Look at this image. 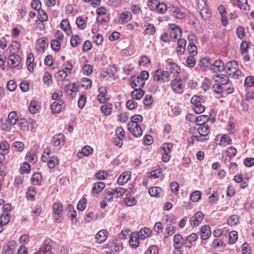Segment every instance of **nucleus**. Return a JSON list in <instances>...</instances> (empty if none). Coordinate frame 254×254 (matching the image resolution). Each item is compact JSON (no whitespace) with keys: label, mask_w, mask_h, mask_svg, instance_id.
I'll return each mask as SVG.
<instances>
[{"label":"nucleus","mask_w":254,"mask_h":254,"mask_svg":"<svg viewBox=\"0 0 254 254\" xmlns=\"http://www.w3.org/2000/svg\"><path fill=\"white\" fill-rule=\"evenodd\" d=\"M87 200L85 198L80 199L77 204V209L80 211H83L86 206Z\"/></svg>","instance_id":"nucleus-64"},{"label":"nucleus","mask_w":254,"mask_h":254,"mask_svg":"<svg viewBox=\"0 0 254 254\" xmlns=\"http://www.w3.org/2000/svg\"><path fill=\"white\" fill-rule=\"evenodd\" d=\"M210 69L213 73H225L236 79L244 75L238 64H211Z\"/></svg>","instance_id":"nucleus-1"},{"label":"nucleus","mask_w":254,"mask_h":254,"mask_svg":"<svg viewBox=\"0 0 254 254\" xmlns=\"http://www.w3.org/2000/svg\"><path fill=\"white\" fill-rule=\"evenodd\" d=\"M172 15L176 18L180 19H183L186 17L185 12L181 10L179 7L177 8L176 11H174V13Z\"/></svg>","instance_id":"nucleus-63"},{"label":"nucleus","mask_w":254,"mask_h":254,"mask_svg":"<svg viewBox=\"0 0 254 254\" xmlns=\"http://www.w3.org/2000/svg\"><path fill=\"white\" fill-rule=\"evenodd\" d=\"M113 190L117 198L122 197L127 192V190L122 187H118Z\"/></svg>","instance_id":"nucleus-48"},{"label":"nucleus","mask_w":254,"mask_h":254,"mask_svg":"<svg viewBox=\"0 0 254 254\" xmlns=\"http://www.w3.org/2000/svg\"><path fill=\"white\" fill-rule=\"evenodd\" d=\"M106 185L104 182H98L95 183L92 188L91 193L95 195L101 192L105 188Z\"/></svg>","instance_id":"nucleus-17"},{"label":"nucleus","mask_w":254,"mask_h":254,"mask_svg":"<svg viewBox=\"0 0 254 254\" xmlns=\"http://www.w3.org/2000/svg\"><path fill=\"white\" fill-rule=\"evenodd\" d=\"M127 128L135 137H139L142 135V130L139 124H127Z\"/></svg>","instance_id":"nucleus-8"},{"label":"nucleus","mask_w":254,"mask_h":254,"mask_svg":"<svg viewBox=\"0 0 254 254\" xmlns=\"http://www.w3.org/2000/svg\"><path fill=\"white\" fill-rule=\"evenodd\" d=\"M64 90L68 95L72 96L73 93L78 91V86L76 83L68 84L65 85Z\"/></svg>","instance_id":"nucleus-25"},{"label":"nucleus","mask_w":254,"mask_h":254,"mask_svg":"<svg viewBox=\"0 0 254 254\" xmlns=\"http://www.w3.org/2000/svg\"><path fill=\"white\" fill-rule=\"evenodd\" d=\"M226 74L222 72H218L214 77L215 81L222 85L227 84L229 81V79Z\"/></svg>","instance_id":"nucleus-18"},{"label":"nucleus","mask_w":254,"mask_h":254,"mask_svg":"<svg viewBox=\"0 0 254 254\" xmlns=\"http://www.w3.org/2000/svg\"><path fill=\"white\" fill-rule=\"evenodd\" d=\"M216 143L220 146H226V145H230L232 144V140L231 138V137L227 134H223L222 135H217L216 136Z\"/></svg>","instance_id":"nucleus-10"},{"label":"nucleus","mask_w":254,"mask_h":254,"mask_svg":"<svg viewBox=\"0 0 254 254\" xmlns=\"http://www.w3.org/2000/svg\"><path fill=\"white\" fill-rule=\"evenodd\" d=\"M131 173L130 171H126L122 173L117 180V183L119 185H123L127 183L131 177Z\"/></svg>","instance_id":"nucleus-20"},{"label":"nucleus","mask_w":254,"mask_h":254,"mask_svg":"<svg viewBox=\"0 0 254 254\" xmlns=\"http://www.w3.org/2000/svg\"><path fill=\"white\" fill-rule=\"evenodd\" d=\"M155 10L160 14H164L167 10V6L164 2H159Z\"/></svg>","instance_id":"nucleus-55"},{"label":"nucleus","mask_w":254,"mask_h":254,"mask_svg":"<svg viewBox=\"0 0 254 254\" xmlns=\"http://www.w3.org/2000/svg\"><path fill=\"white\" fill-rule=\"evenodd\" d=\"M59 164V159L57 157H52L47 162V165L50 169L54 168L56 165Z\"/></svg>","instance_id":"nucleus-53"},{"label":"nucleus","mask_w":254,"mask_h":254,"mask_svg":"<svg viewBox=\"0 0 254 254\" xmlns=\"http://www.w3.org/2000/svg\"><path fill=\"white\" fill-rule=\"evenodd\" d=\"M108 232L105 229L99 231L96 235V242L99 244L104 243L107 239Z\"/></svg>","instance_id":"nucleus-22"},{"label":"nucleus","mask_w":254,"mask_h":254,"mask_svg":"<svg viewBox=\"0 0 254 254\" xmlns=\"http://www.w3.org/2000/svg\"><path fill=\"white\" fill-rule=\"evenodd\" d=\"M114 196H115V194L113 192V190L112 189H107L105 190V199L109 201L112 202L113 200Z\"/></svg>","instance_id":"nucleus-44"},{"label":"nucleus","mask_w":254,"mask_h":254,"mask_svg":"<svg viewBox=\"0 0 254 254\" xmlns=\"http://www.w3.org/2000/svg\"><path fill=\"white\" fill-rule=\"evenodd\" d=\"M26 160L29 162L35 163L37 160V157L35 153L28 152L26 155Z\"/></svg>","instance_id":"nucleus-60"},{"label":"nucleus","mask_w":254,"mask_h":254,"mask_svg":"<svg viewBox=\"0 0 254 254\" xmlns=\"http://www.w3.org/2000/svg\"><path fill=\"white\" fill-rule=\"evenodd\" d=\"M48 46V42L45 38L39 39L36 42V48L39 53L44 52L46 47Z\"/></svg>","instance_id":"nucleus-21"},{"label":"nucleus","mask_w":254,"mask_h":254,"mask_svg":"<svg viewBox=\"0 0 254 254\" xmlns=\"http://www.w3.org/2000/svg\"><path fill=\"white\" fill-rule=\"evenodd\" d=\"M52 209L54 214L63 213V205L62 203L59 201L56 202L52 205Z\"/></svg>","instance_id":"nucleus-39"},{"label":"nucleus","mask_w":254,"mask_h":254,"mask_svg":"<svg viewBox=\"0 0 254 254\" xmlns=\"http://www.w3.org/2000/svg\"><path fill=\"white\" fill-rule=\"evenodd\" d=\"M169 72L168 71L162 70L161 69L156 70L153 73V78L154 81L163 83L167 82L169 81Z\"/></svg>","instance_id":"nucleus-4"},{"label":"nucleus","mask_w":254,"mask_h":254,"mask_svg":"<svg viewBox=\"0 0 254 254\" xmlns=\"http://www.w3.org/2000/svg\"><path fill=\"white\" fill-rule=\"evenodd\" d=\"M139 238L138 234H137L136 232H133L131 235L129 240V244L131 247L133 248H137L139 244Z\"/></svg>","instance_id":"nucleus-24"},{"label":"nucleus","mask_w":254,"mask_h":254,"mask_svg":"<svg viewBox=\"0 0 254 254\" xmlns=\"http://www.w3.org/2000/svg\"><path fill=\"white\" fill-rule=\"evenodd\" d=\"M11 218L10 214L3 213L0 216V224L4 226L8 224Z\"/></svg>","instance_id":"nucleus-45"},{"label":"nucleus","mask_w":254,"mask_h":254,"mask_svg":"<svg viewBox=\"0 0 254 254\" xmlns=\"http://www.w3.org/2000/svg\"><path fill=\"white\" fill-rule=\"evenodd\" d=\"M202 193L199 190H195L190 195V199L193 202H197L201 198Z\"/></svg>","instance_id":"nucleus-51"},{"label":"nucleus","mask_w":254,"mask_h":254,"mask_svg":"<svg viewBox=\"0 0 254 254\" xmlns=\"http://www.w3.org/2000/svg\"><path fill=\"white\" fill-rule=\"evenodd\" d=\"M113 108L112 104H105L100 107V111L105 116H109L112 113Z\"/></svg>","instance_id":"nucleus-34"},{"label":"nucleus","mask_w":254,"mask_h":254,"mask_svg":"<svg viewBox=\"0 0 254 254\" xmlns=\"http://www.w3.org/2000/svg\"><path fill=\"white\" fill-rule=\"evenodd\" d=\"M173 144L170 142H165L162 144L159 148L160 152L171 154V151L173 148Z\"/></svg>","instance_id":"nucleus-27"},{"label":"nucleus","mask_w":254,"mask_h":254,"mask_svg":"<svg viewBox=\"0 0 254 254\" xmlns=\"http://www.w3.org/2000/svg\"><path fill=\"white\" fill-rule=\"evenodd\" d=\"M36 194V189L33 187H29L27 190L26 196L28 199L33 200Z\"/></svg>","instance_id":"nucleus-43"},{"label":"nucleus","mask_w":254,"mask_h":254,"mask_svg":"<svg viewBox=\"0 0 254 254\" xmlns=\"http://www.w3.org/2000/svg\"><path fill=\"white\" fill-rule=\"evenodd\" d=\"M65 107L64 102L62 100L55 101L51 105V109L53 113H60Z\"/></svg>","instance_id":"nucleus-15"},{"label":"nucleus","mask_w":254,"mask_h":254,"mask_svg":"<svg viewBox=\"0 0 254 254\" xmlns=\"http://www.w3.org/2000/svg\"><path fill=\"white\" fill-rule=\"evenodd\" d=\"M143 121V117L140 115H136L133 116L130 118V123L128 124H138L139 123H141Z\"/></svg>","instance_id":"nucleus-57"},{"label":"nucleus","mask_w":254,"mask_h":254,"mask_svg":"<svg viewBox=\"0 0 254 254\" xmlns=\"http://www.w3.org/2000/svg\"><path fill=\"white\" fill-rule=\"evenodd\" d=\"M31 183L33 185H41L42 181V176L41 173L39 172H35L33 174L31 178Z\"/></svg>","instance_id":"nucleus-31"},{"label":"nucleus","mask_w":254,"mask_h":254,"mask_svg":"<svg viewBox=\"0 0 254 254\" xmlns=\"http://www.w3.org/2000/svg\"><path fill=\"white\" fill-rule=\"evenodd\" d=\"M207 139H203L201 136L199 135H191L190 138L188 139V145L189 146H193L195 141L197 142H203Z\"/></svg>","instance_id":"nucleus-37"},{"label":"nucleus","mask_w":254,"mask_h":254,"mask_svg":"<svg viewBox=\"0 0 254 254\" xmlns=\"http://www.w3.org/2000/svg\"><path fill=\"white\" fill-rule=\"evenodd\" d=\"M182 33V30L178 26L175 24H171L170 25V35L172 41L178 40L181 36Z\"/></svg>","instance_id":"nucleus-7"},{"label":"nucleus","mask_w":254,"mask_h":254,"mask_svg":"<svg viewBox=\"0 0 254 254\" xmlns=\"http://www.w3.org/2000/svg\"><path fill=\"white\" fill-rule=\"evenodd\" d=\"M204 218V214L202 212H196L194 216H192L190 220V223L192 227H197L201 223Z\"/></svg>","instance_id":"nucleus-12"},{"label":"nucleus","mask_w":254,"mask_h":254,"mask_svg":"<svg viewBox=\"0 0 254 254\" xmlns=\"http://www.w3.org/2000/svg\"><path fill=\"white\" fill-rule=\"evenodd\" d=\"M0 148L3 153L6 154L9 152V144L6 141H2L0 143Z\"/></svg>","instance_id":"nucleus-61"},{"label":"nucleus","mask_w":254,"mask_h":254,"mask_svg":"<svg viewBox=\"0 0 254 254\" xmlns=\"http://www.w3.org/2000/svg\"><path fill=\"white\" fill-rule=\"evenodd\" d=\"M169 69L171 73H173L174 76H179L181 72V68L178 64H169Z\"/></svg>","instance_id":"nucleus-46"},{"label":"nucleus","mask_w":254,"mask_h":254,"mask_svg":"<svg viewBox=\"0 0 254 254\" xmlns=\"http://www.w3.org/2000/svg\"><path fill=\"white\" fill-rule=\"evenodd\" d=\"M198 238L197 235L193 233L187 236L184 240V246L187 248H190L192 246V243L195 242Z\"/></svg>","instance_id":"nucleus-23"},{"label":"nucleus","mask_w":254,"mask_h":254,"mask_svg":"<svg viewBox=\"0 0 254 254\" xmlns=\"http://www.w3.org/2000/svg\"><path fill=\"white\" fill-rule=\"evenodd\" d=\"M212 89L215 93L220 94L221 96H224V88L220 84H214L212 86Z\"/></svg>","instance_id":"nucleus-50"},{"label":"nucleus","mask_w":254,"mask_h":254,"mask_svg":"<svg viewBox=\"0 0 254 254\" xmlns=\"http://www.w3.org/2000/svg\"><path fill=\"white\" fill-rule=\"evenodd\" d=\"M197 131L201 137L206 136L210 132V127L207 125L199 126L197 128Z\"/></svg>","instance_id":"nucleus-33"},{"label":"nucleus","mask_w":254,"mask_h":254,"mask_svg":"<svg viewBox=\"0 0 254 254\" xmlns=\"http://www.w3.org/2000/svg\"><path fill=\"white\" fill-rule=\"evenodd\" d=\"M170 86L175 93L181 94L184 92L185 85L179 76H175L171 81Z\"/></svg>","instance_id":"nucleus-3"},{"label":"nucleus","mask_w":254,"mask_h":254,"mask_svg":"<svg viewBox=\"0 0 254 254\" xmlns=\"http://www.w3.org/2000/svg\"><path fill=\"white\" fill-rule=\"evenodd\" d=\"M70 44L73 47H77L80 44L81 39L78 35H73L70 39Z\"/></svg>","instance_id":"nucleus-56"},{"label":"nucleus","mask_w":254,"mask_h":254,"mask_svg":"<svg viewBox=\"0 0 254 254\" xmlns=\"http://www.w3.org/2000/svg\"><path fill=\"white\" fill-rule=\"evenodd\" d=\"M65 137L62 133L55 134L52 138L51 144L54 146L63 145L65 142Z\"/></svg>","instance_id":"nucleus-16"},{"label":"nucleus","mask_w":254,"mask_h":254,"mask_svg":"<svg viewBox=\"0 0 254 254\" xmlns=\"http://www.w3.org/2000/svg\"><path fill=\"white\" fill-rule=\"evenodd\" d=\"M40 108V104L39 102L32 100L30 102L29 110L31 113L36 114L39 112Z\"/></svg>","instance_id":"nucleus-32"},{"label":"nucleus","mask_w":254,"mask_h":254,"mask_svg":"<svg viewBox=\"0 0 254 254\" xmlns=\"http://www.w3.org/2000/svg\"><path fill=\"white\" fill-rule=\"evenodd\" d=\"M8 61L7 64H9V62H11V64H20L22 61V59L16 54H11L8 58Z\"/></svg>","instance_id":"nucleus-42"},{"label":"nucleus","mask_w":254,"mask_h":254,"mask_svg":"<svg viewBox=\"0 0 254 254\" xmlns=\"http://www.w3.org/2000/svg\"><path fill=\"white\" fill-rule=\"evenodd\" d=\"M131 13L129 11H126L121 14L120 18L123 22L126 23L131 19Z\"/></svg>","instance_id":"nucleus-52"},{"label":"nucleus","mask_w":254,"mask_h":254,"mask_svg":"<svg viewBox=\"0 0 254 254\" xmlns=\"http://www.w3.org/2000/svg\"><path fill=\"white\" fill-rule=\"evenodd\" d=\"M148 192L152 197H159L160 194L162 192V189L160 187H151L149 189Z\"/></svg>","instance_id":"nucleus-36"},{"label":"nucleus","mask_w":254,"mask_h":254,"mask_svg":"<svg viewBox=\"0 0 254 254\" xmlns=\"http://www.w3.org/2000/svg\"><path fill=\"white\" fill-rule=\"evenodd\" d=\"M53 241L51 240H45L39 251L34 254H54L52 251Z\"/></svg>","instance_id":"nucleus-6"},{"label":"nucleus","mask_w":254,"mask_h":254,"mask_svg":"<svg viewBox=\"0 0 254 254\" xmlns=\"http://www.w3.org/2000/svg\"><path fill=\"white\" fill-rule=\"evenodd\" d=\"M17 247L16 242L14 240L9 241L3 248V254H14Z\"/></svg>","instance_id":"nucleus-13"},{"label":"nucleus","mask_w":254,"mask_h":254,"mask_svg":"<svg viewBox=\"0 0 254 254\" xmlns=\"http://www.w3.org/2000/svg\"><path fill=\"white\" fill-rule=\"evenodd\" d=\"M131 86L133 89H141L142 88L144 84L145 81L139 76L137 77H132L130 79Z\"/></svg>","instance_id":"nucleus-14"},{"label":"nucleus","mask_w":254,"mask_h":254,"mask_svg":"<svg viewBox=\"0 0 254 254\" xmlns=\"http://www.w3.org/2000/svg\"><path fill=\"white\" fill-rule=\"evenodd\" d=\"M99 94L97 95V100L102 103H105L108 102L109 99L108 95L107 94V90L106 87L100 86L98 88Z\"/></svg>","instance_id":"nucleus-9"},{"label":"nucleus","mask_w":254,"mask_h":254,"mask_svg":"<svg viewBox=\"0 0 254 254\" xmlns=\"http://www.w3.org/2000/svg\"><path fill=\"white\" fill-rule=\"evenodd\" d=\"M93 152V149L91 146L89 145L84 146L82 148L81 151L77 153L76 156L79 159H81L84 156H89Z\"/></svg>","instance_id":"nucleus-19"},{"label":"nucleus","mask_w":254,"mask_h":254,"mask_svg":"<svg viewBox=\"0 0 254 254\" xmlns=\"http://www.w3.org/2000/svg\"><path fill=\"white\" fill-rule=\"evenodd\" d=\"M151 230L148 228H143L140 230L137 234H138V237L140 239L143 240L148 237L151 234Z\"/></svg>","instance_id":"nucleus-29"},{"label":"nucleus","mask_w":254,"mask_h":254,"mask_svg":"<svg viewBox=\"0 0 254 254\" xmlns=\"http://www.w3.org/2000/svg\"><path fill=\"white\" fill-rule=\"evenodd\" d=\"M62 70H59L57 73V78L58 80H62L65 79L68 74L71 73L73 68L72 64H66Z\"/></svg>","instance_id":"nucleus-11"},{"label":"nucleus","mask_w":254,"mask_h":254,"mask_svg":"<svg viewBox=\"0 0 254 254\" xmlns=\"http://www.w3.org/2000/svg\"><path fill=\"white\" fill-rule=\"evenodd\" d=\"M198 10L199 11L200 15L204 19L209 18L211 15V13L208 8V6L204 7L203 8L199 9Z\"/></svg>","instance_id":"nucleus-40"},{"label":"nucleus","mask_w":254,"mask_h":254,"mask_svg":"<svg viewBox=\"0 0 254 254\" xmlns=\"http://www.w3.org/2000/svg\"><path fill=\"white\" fill-rule=\"evenodd\" d=\"M191 108L196 114L203 113L205 109V106L203 105V101L201 98L198 96H193L190 100Z\"/></svg>","instance_id":"nucleus-2"},{"label":"nucleus","mask_w":254,"mask_h":254,"mask_svg":"<svg viewBox=\"0 0 254 254\" xmlns=\"http://www.w3.org/2000/svg\"><path fill=\"white\" fill-rule=\"evenodd\" d=\"M227 222L229 226H236L240 223V216L237 214L232 215L228 218Z\"/></svg>","instance_id":"nucleus-30"},{"label":"nucleus","mask_w":254,"mask_h":254,"mask_svg":"<svg viewBox=\"0 0 254 254\" xmlns=\"http://www.w3.org/2000/svg\"><path fill=\"white\" fill-rule=\"evenodd\" d=\"M174 247H175V253L176 254H183L182 249L184 246V239L180 234H175L173 238Z\"/></svg>","instance_id":"nucleus-5"},{"label":"nucleus","mask_w":254,"mask_h":254,"mask_svg":"<svg viewBox=\"0 0 254 254\" xmlns=\"http://www.w3.org/2000/svg\"><path fill=\"white\" fill-rule=\"evenodd\" d=\"M195 119V124L197 126L204 125L208 122V116L207 115H201Z\"/></svg>","instance_id":"nucleus-38"},{"label":"nucleus","mask_w":254,"mask_h":254,"mask_svg":"<svg viewBox=\"0 0 254 254\" xmlns=\"http://www.w3.org/2000/svg\"><path fill=\"white\" fill-rule=\"evenodd\" d=\"M31 170L30 165L27 162H24L20 168L21 174L29 173Z\"/></svg>","instance_id":"nucleus-62"},{"label":"nucleus","mask_w":254,"mask_h":254,"mask_svg":"<svg viewBox=\"0 0 254 254\" xmlns=\"http://www.w3.org/2000/svg\"><path fill=\"white\" fill-rule=\"evenodd\" d=\"M238 239V232L236 231H232L229 234V244H234Z\"/></svg>","instance_id":"nucleus-49"},{"label":"nucleus","mask_w":254,"mask_h":254,"mask_svg":"<svg viewBox=\"0 0 254 254\" xmlns=\"http://www.w3.org/2000/svg\"><path fill=\"white\" fill-rule=\"evenodd\" d=\"M200 232V237L202 240L208 239L211 235V228L208 225H205L202 227Z\"/></svg>","instance_id":"nucleus-26"},{"label":"nucleus","mask_w":254,"mask_h":254,"mask_svg":"<svg viewBox=\"0 0 254 254\" xmlns=\"http://www.w3.org/2000/svg\"><path fill=\"white\" fill-rule=\"evenodd\" d=\"M186 41L184 39H180L178 41V46L176 48L177 52L181 54L184 53L185 51V46L186 45Z\"/></svg>","instance_id":"nucleus-41"},{"label":"nucleus","mask_w":254,"mask_h":254,"mask_svg":"<svg viewBox=\"0 0 254 254\" xmlns=\"http://www.w3.org/2000/svg\"><path fill=\"white\" fill-rule=\"evenodd\" d=\"M18 120V117L16 112L12 111L9 113L8 116V121L10 126L14 125Z\"/></svg>","instance_id":"nucleus-35"},{"label":"nucleus","mask_w":254,"mask_h":254,"mask_svg":"<svg viewBox=\"0 0 254 254\" xmlns=\"http://www.w3.org/2000/svg\"><path fill=\"white\" fill-rule=\"evenodd\" d=\"M19 48V43L16 41H13L9 47L10 54H15L18 51Z\"/></svg>","instance_id":"nucleus-59"},{"label":"nucleus","mask_w":254,"mask_h":254,"mask_svg":"<svg viewBox=\"0 0 254 254\" xmlns=\"http://www.w3.org/2000/svg\"><path fill=\"white\" fill-rule=\"evenodd\" d=\"M145 94V91L141 89H134L131 93V97L134 100H140Z\"/></svg>","instance_id":"nucleus-28"},{"label":"nucleus","mask_w":254,"mask_h":254,"mask_svg":"<svg viewBox=\"0 0 254 254\" xmlns=\"http://www.w3.org/2000/svg\"><path fill=\"white\" fill-rule=\"evenodd\" d=\"M95 176L99 180H105L109 176V173L107 171L101 170L95 174Z\"/></svg>","instance_id":"nucleus-58"},{"label":"nucleus","mask_w":254,"mask_h":254,"mask_svg":"<svg viewBox=\"0 0 254 254\" xmlns=\"http://www.w3.org/2000/svg\"><path fill=\"white\" fill-rule=\"evenodd\" d=\"M244 87L246 88H251L254 86V76H248L245 78Z\"/></svg>","instance_id":"nucleus-47"},{"label":"nucleus","mask_w":254,"mask_h":254,"mask_svg":"<svg viewBox=\"0 0 254 254\" xmlns=\"http://www.w3.org/2000/svg\"><path fill=\"white\" fill-rule=\"evenodd\" d=\"M237 153V149L234 146H229L226 150V154L229 158H232L236 156Z\"/></svg>","instance_id":"nucleus-54"}]
</instances>
